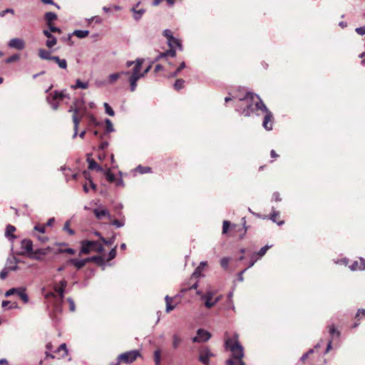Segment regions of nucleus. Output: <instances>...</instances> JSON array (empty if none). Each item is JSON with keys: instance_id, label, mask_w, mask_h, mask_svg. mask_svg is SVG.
Returning a JSON list of instances; mask_svg holds the SVG:
<instances>
[{"instance_id": "obj_55", "label": "nucleus", "mask_w": 365, "mask_h": 365, "mask_svg": "<svg viewBox=\"0 0 365 365\" xmlns=\"http://www.w3.org/2000/svg\"><path fill=\"white\" fill-rule=\"evenodd\" d=\"M362 317H365V309H359L358 312L356 313V316H355V318L359 321L360 319Z\"/></svg>"}, {"instance_id": "obj_56", "label": "nucleus", "mask_w": 365, "mask_h": 365, "mask_svg": "<svg viewBox=\"0 0 365 365\" xmlns=\"http://www.w3.org/2000/svg\"><path fill=\"white\" fill-rule=\"evenodd\" d=\"M314 352L313 349H309L307 353L303 354V356L301 357V361L302 363H305L306 360L308 359L309 354H312Z\"/></svg>"}, {"instance_id": "obj_57", "label": "nucleus", "mask_w": 365, "mask_h": 365, "mask_svg": "<svg viewBox=\"0 0 365 365\" xmlns=\"http://www.w3.org/2000/svg\"><path fill=\"white\" fill-rule=\"evenodd\" d=\"M108 145V143L107 141H103L98 145V150L103 151Z\"/></svg>"}, {"instance_id": "obj_33", "label": "nucleus", "mask_w": 365, "mask_h": 365, "mask_svg": "<svg viewBox=\"0 0 365 365\" xmlns=\"http://www.w3.org/2000/svg\"><path fill=\"white\" fill-rule=\"evenodd\" d=\"M182 341V340L181 337L178 334H175L173 336V342H172L173 349H176L180 345Z\"/></svg>"}, {"instance_id": "obj_47", "label": "nucleus", "mask_w": 365, "mask_h": 365, "mask_svg": "<svg viewBox=\"0 0 365 365\" xmlns=\"http://www.w3.org/2000/svg\"><path fill=\"white\" fill-rule=\"evenodd\" d=\"M104 107H105V109H106V113H108L109 115L110 116H113L115 115V113H114V110H113V108L108 105V103H104Z\"/></svg>"}, {"instance_id": "obj_18", "label": "nucleus", "mask_w": 365, "mask_h": 365, "mask_svg": "<svg viewBox=\"0 0 365 365\" xmlns=\"http://www.w3.org/2000/svg\"><path fill=\"white\" fill-rule=\"evenodd\" d=\"M349 269L352 271L356 270H364L365 269V259L363 258H359V259L353 262L349 266Z\"/></svg>"}, {"instance_id": "obj_48", "label": "nucleus", "mask_w": 365, "mask_h": 365, "mask_svg": "<svg viewBox=\"0 0 365 365\" xmlns=\"http://www.w3.org/2000/svg\"><path fill=\"white\" fill-rule=\"evenodd\" d=\"M231 225L229 221L225 220L223 222L222 225V234H226L228 232L229 228L230 227Z\"/></svg>"}, {"instance_id": "obj_14", "label": "nucleus", "mask_w": 365, "mask_h": 365, "mask_svg": "<svg viewBox=\"0 0 365 365\" xmlns=\"http://www.w3.org/2000/svg\"><path fill=\"white\" fill-rule=\"evenodd\" d=\"M93 214L98 220H101L103 217H107L111 220L112 217L110 212L106 208H95L93 210Z\"/></svg>"}, {"instance_id": "obj_7", "label": "nucleus", "mask_w": 365, "mask_h": 365, "mask_svg": "<svg viewBox=\"0 0 365 365\" xmlns=\"http://www.w3.org/2000/svg\"><path fill=\"white\" fill-rule=\"evenodd\" d=\"M140 356H141V354L139 350H132L118 355L117 361L118 363L131 364Z\"/></svg>"}, {"instance_id": "obj_41", "label": "nucleus", "mask_w": 365, "mask_h": 365, "mask_svg": "<svg viewBox=\"0 0 365 365\" xmlns=\"http://www.w3.org/2000/svg\"><path fill=\"white\" fill-rule=\"evenodd\" d=\"M106 133H109L114 131L113 125L110 120L106 119Z\"/></svg>"}, {"instance_id": "obj_45", "label": "nucleus", "mask_w": 365, "mask_h": 365, "mask_svg": "<svg viewBox=\"0 0 365 365\" xmlns=\"http://www.w3.org/2000/svg\"><path fill=\"white\" fill-rule=\"evenodd\" d=\"M19 58H20V56L19 54H14V55L9 56L6 60V62L8 63H13V62L17 61L18 60H19Z\"/></svg>"}, {"instance_id": "obj_52", "label": "nucleus", "mask_w": 365, "mask_h": 365, "mask_svg": "<svg viewBox=\"0 0 365 365\" xmlns=\"http://www.w3.org/2000/svg\"><path fill=\"white\" fill-rule=\"evenodd\" d=\"M48 26V29H49V31L50 32H53V33H61V31L59 28L58 27H56L53 25V24H47Z\"/></svg>"}, {"instance_id": "obj_37", "label": "nucleus", "mask_w": 365, "mask_h": 365, "mask_svg": "<svg viewBox=\"0 0 365 365\" xmlns=\"http://www.w3.org/2000/svg\"><path fill=\"white\" fill-rule=\"evenodd\" d=\"M96 235L100 237V240L106 245H112L114 243L115 237H112L109 239H106L100 235V233L96 232Z\"/></svg>"}, {"instance_id": "obj_15", "label": "nucleus", "mask_w": 365, "mask_h": 365, "mask_svg": "<svg viewBox=\"0 0 365 365\" xmlns=\"http://www.w3.org/2000/svg\"><path fill=\"white\" fill-rule=\"evenodd\" d=\"M8 46L10 48L21 51L25 48L26 44H25V41L23 39L19 38H11L9 41Z\"/></svg>"}, {"instance_id": "obj_25", "label": "nucleus", "mask_w": 365, "mask_h": 365, "mask_svg": "<svg viewBox=\"0 0 365 365\" xmlns=\"http://www.w3.org/2000/svg\"><path fill=\"white\" fill-rule=\"evenodd\" d=\"M130 72H120L112 73L108 76V83L110 84H113L122 75H129Z\"/></svg>"}, {"instance_id": "obj_51", "label": "nucleus", "mask_w": 365, "mask_h": 365, "mask_svg": "<svg viewBox=\"0 0 365 365\" xmlns=\"http://www.w3.org/2000/svg\"><path fill=\"white\" fill-rule=\"evenodd\" d=\"M116 256V247L113 248L109 254H108V258L106 259V261H110L113 259H114Z\"/></svg>"}, {"instance_id": "obj_64", "label": "nucleus", "mask_w": 365, "mask_h": 365, "mask_svg": "<svg viewBox=\"0 0 365 365\" xmlns=\"http://www.w3.org/2000/svg\"><path fill=\"white\" fill-rule=\"evenodd\" d=\"M272 200H274L275 202H279L281 201V197H280V195L279 192H274L273 195H272Z\"/></svg>"}, {"instance_id": "obj_62", "label": "nucleus", "mask_w": 365, "mask_h": 365, "mask_svg": "<svg viewBox=\"0 0 365 365\" xmlns=\"http://www.w3.org/2000/svg\"><path fill=\"white\" fill-rule=\"evenodd\" d=\"M8 274H9V272L6 269H4L1 272H0V279H5L7 276H8Z\"/></svg>"}, {"instance_id": "obj_35", "label": "nucleus", "mask_w": 365, "mask_h": 365, "mask_svg": "<svg viewBox=\"0 0 365 365\" xmlns=\"http://www.w3.org/2000/svg\"><path fill=\"white\" fill-rule=\"evenodd\" d=\"M269 248L270 246L265 245L264 247H262L259 252H254L252 255H255V257H258L259 259L260 257H263L266 254V252Z\"/></svg>"}, {"instance_id": "obj_6", "label": "nucleus", "mask_w": 365, "mask_h": 365, "mask_svg": "<svg viewBox=\"0 0 365 365\" xmlns=\"http://www.w3.org/2000/svg\"><path fill=\"white\" fill-rule=\"evenodd\" d=\"M170 49L160 53L158 59L163 57L171 56L174 57L176 55L175 48H178L180 50H182V46L180 41L175 37L172 38L170 40L168 41Z\"/></svg>"}, {"instance_id": "obj_26", "label": "nucleus", "mask_w": 365, "mask_h": 365, "mask_svg": "<svg viewBox=\"0 0 365 365\" xmlns=\"http://www.w3.org/2000/svg\"><path fill=\"white\" fill-rule=\"evenodd\" d=\"M87 161L88 163L89 170H96L97 171L100 172L103 171V169L100 165H98L93 159L88 158Z\"/></svg>"}, {"instance_id": "obj_5", "label": "nucleus", "mask_w": 365, "mask_h": 365, "mask_svg": "<svg viewBox=\"0 0 365 365\" xmlns=\"http://www.w3.org/2000/svg\"><path fill=\"white\" fill-rule=\"evenodd\" d=\"M91 250L102 253L104 251V248L103 245L98 241L83 240L81 242L80 255H88Z\"/></svg>"}, {"instance_id": "obj_12", "label": "nucleus", "mask_w": 365, "mask_h": 365, "mask_svg": "<svg viewBox=\"0 0 365 365\" xmlns=\"http://www.w3.org/2000/svg\"><path fill=\"white\" fill-rule=\"evenodd\" d=\"M214 354L207 347H202L200 350L199 360L205 365H209V359Z\"/></svg>"}, {"instance_id": "obj_20", "label": "nucleus", "mask_w": 365, "mask_h": 365, "mask_svg": "<svg viewBox=\"0 0 365 365\" xmlns=\"http://www.w3.org/2000/svg\"><path fill=\"white\" fill-rule=\"evenodd\" d=\"M43 34L48 38V40L46 42V46L49 48L53 47L57 43L56 37L53 36L48 30H43Z\"/></svg>"}, {"instance_id": "obj_60", "label": "nucleus", "mask_w": 365, "mask_h": 365, "mask_svg": "<svg viewBox=\"0 0 365 365\" xmlns=\"http://www.w3.org/2000/svg\"><path fill=\"white\" fill-rule=\"evenodd\" d=\"M88 118H89V121L91 124H93L95 125H98V123L93 115H92V114L89 115Z\"/></svg>"}, {"instance_id": "obj_24", "label": "nucleus", "mask_w": 365, "mask_h": 365, "mask_svg": "<svg viewBox=\"0 0 365 365\" xmlns=\"http://www.w3.org/2000/svg\"><path fill=\"white\" fill-rule=\"evenodd\" d=\"M207 266V262H200V265L195 269V272H193L192 275V278H198L202 276V272L204 269V268Z\"/></svg>"}, {"instance_id": "obj_53", "label": "nucleus", "mask_w": 365, "mask_h": 365, "mask_svg": "<svg viewBox=\"0 0 365 365\" xmlns=\"http://www.w3.org/2000/svg\"><path fill=\"white\" fill-rule=\"evenodd\" d=\"M329 332L331 336L336 334L338 336L339 335V332L336 329L334 325L329 326Z\"/></svg>"}, {"instance_id": "obj_34", "label": "nucleus", "mask_w": 365, "mask_h": 365, "mask_svg": "<svg viewBox=\"0 0 365 365\" xmlns=\"http://www.w3.org/2000/svg\"><path fill=\"white\" fill-rule=\"evenodd\" d=\"M73 89L82 88L87 89L88 88V82H82L80 79L76 81V84L72 86Z\"/></svg>"}, {"instance_id": "obj_19", "label": "nucleus", "mask_w": 365, "mask_h": 365, "mask_svg": "<svg viewBox=\"0 0 365 365\" xmlns=\"http://www.w3.org/2000/svg\"><path fill=\"white\" fill-rule=\"evenodd\" d=\"M86 263H88V261H86V258L79 260L76 258L69 259L66 262V264H73L77 269H81L83 268Z\"/></svg>"}, {"instance_id": "obj_61", "label": "nucleus", "mask_w": 365, "mask_h": 365, "mask_svg": "<svg viewBox=\"0 0 365 365\" xmlns=\"http://www.w3.org/2000/svg\"><path fill=\"white\" fill-rule=\"evenodd\" d=\"M356 32L361 36L365 35V26L355 29Z\"/></svg>"}, {"instance_id": "obj_43", "label": "nucleus", "mask_w": 365, "mask_h": 365, "mask_svg": "<svg viewBox=\"0 0 365 365\" xmlns=\"http://www.w3.org/2000/svg\"><path fill=\"white\" fill-rule=\"evenodd\" d=\"M55 253L56 254H57V253H66V254H69V255H74L76 253V251H75V250H73L72 248H66V249H64V250L59 249Z\"/></svg>"}, {"instance_id": "obj_63", "label": "nucleus", "mask_w": 365, "mask_h": 365, "mask_svg": "<svg viewBox=\"0 0 365 365\" xmlns=\"http://www.w3.org/2000/svg\"><path fill=\"white\" fill-rule=\"evenodd\" d=\"M37 239L38 241H40L41 243H45L48 241V238L44 235H36Z\"/></svg>"}, {"instance_id": "obj_10", "label": "nucleus", "mask_w": 365, "mask_h": 365, "mask_svg": "<svg viewBox=\"0 0 365 365\" xmlns=\"http://www.w3.org/2000/svg\"><path fill=\"white\" fill-rule=\"evenodd\" d=\"M53 249L50 247H47L46 248H40L36 250H34L31 254L30 258L36 259L38 261H43L45 259L46 255L50 253Z\"/></svg>"}, {"instance_id": "obj_59", "label": "nucleus", "mask_w": 365, "mask_h": 365, "mask_svg": "<svg viewBox=\"0 0 365 365\" xmlns=\"http://www.w3.org/2000/svg\"><path fill=\"white\" fill-rule=\"evenodd\" d=\"M68 304H69V308L71 312L75 311V304L73 300L71 298H68L67 299Z\"/></svg>"}, {"instance_id": "obj_40", "label": "nucleus", "mask_w": 365, "mask_h": 365, "mask_svg": "<svg viewBox=\"0 0 365 365\" xmlns=\"http://www.w3.org/2000/svg\"><path fill=\"white\" fill-rule=\"evenodd\" d=\"M88 34H89L88 31H83V30H76L73 32V34L76 36L81 38L86 37L88 35Z\"/></svg>"}, {"instance_id": "obj_21", "label": "nucleus", "mask_w": 365, "mask_h": 365, "mask_svg": "<svg viewBox=\"0 0 365 365\" xmlns=\"http://www.w3.org/2000/svg\"><path fill=\"white\" fill-rule=\"evenodd\" d=\"M140 3H138L135 6L131 8L130 11L133 13V18L135 20H139L143 14L145 13V9H138V7L139 6Z\"/></svg>"}, {"instance_id": "obj_58", "label": "nucleus", "mask_w": 365, "mask_h": 365, "mask_svg": "<svg viewBox=\"0 0 365 365\" xmlns=\"http://www.w3.org/2000/svg\"><path fill=\"white\" fill-rule=\"evenodd\" d=\"M111 224L116 226L117 227H123L124 223L118 220H113L111 222Z\"/></svg>"}, {"instance_id": "obj_11", "label": "nucleus", "mask_w": 365, "mask_h": 365, "mask_svg": "<svg viewBox=\"0 0 365 365\" xmlns=\"http://www.w3.org/2000/svg\"><path fill=\"white\" fill-rule=\"evenodd\" d=\"M63 98L64 94L62 92H58L56 91L53 93H51V96L47 98V101L53 110H57L59 106L57 101H61Z\"/></svg>"}, {"instance_id": "obj_42", "label": "nucleus", "mask_w": 365, "mask_h": 365, "mask_svg": "<svg viewBox=\"0 0 365 365\" xmlns=\"http://www.w3.org/2000/svg\"><path fill=\"white\" fill-rule=\"evenodd\" d=\"M185 81L182 78L177 79L174 83V88L176 91H179L180 89L184 87Z\"/></svg>"}, {"instance_id": "obj_29", "label": "nucleus", "mask_w": 365, "mask_h": 365, "mask_svg": "<svg viewBox=\"0 0 365 365\" xmlns=\"http://www.w3.org/2000/svg\"><path fill=\"white\" fill-rule=\"evenodd\" d=\"M47 24H52V21L57 19V15L53 12H47L44 16Z\"/></svg>"}, {"instance_id": "obj_36", "label": "nucleus", "mask_w": 365, "mask_h": 365, "mask_svg": "<svg viewBox=\"0 0 365 365\" xmlns=\"http://www.w3.org/2000/svg\"><path fill=\"white\" fill-rule=\"evenodd\" d=\"M153 359L155 361V365H161L160 360H161V350L160 349H156L154 352L153 355Z\"/></svg>"}, {"instance_id": "obj_2", "label": "nucleus", "mask_w": 365, "mask_h": 365, "mask_svg": "<svg viewBox=\"0 0 365 365\" xmlns=\"http://www.w3.org/2000/svg\"><path fill=\"white\" fill-rule=\"evenodd\" d=\"M226 349H230L232 356L226 361L225 365H245L242 359L244 351L242 346L238 341V335L235 334L232 338H227L225 340Z\"/></svg>"}, {"instance_id": "obj_22", "label": "nucleus", "mask_w": 365, "mask_h": 365, "mask_svg": "<svg viewBox=\"0 0 365 365\" xmlns=\"http://www.w3.org/2000/svg\"><path fill=\"white\" fill-rule=\"evenodd\" d=\"M38 55L40 58L43 60L51 61L53 58V56H51V52L44 48H40L38 50Z\"/></svg>"}, {"instance_id": "obj_16", "label": "nucleus", "mask_w": 365, "mask_h": 365, "mask_svg": "<svg viewBox=\"0 0 365 365\" xmlns=\"http://www.w3.org/2000/svg\"><path fill=\"white\" fill-rule=\"evenodd\" d=\"M213 294L212 292H208L202 296V299H205V306L207 309H210L214 307L217 302L219 301L218 298H216L214 301H212Z\"/></svg>"}, {"instance_id": "obj_13", "label": "nucleus", "mask_w": 365, "mask_h": 365, "mask_svg": "<svg viewBox=\"0 0 365 365\" xmlns=\"http://www.w3.org/2000/svg\"><path fill=\"white\" fill-rule=\"evenodd\" d=\"M211 338V334L203 329H199L197 331V336L192 339L193 342H204Z\"/></svg>"}, {"instance_id": "obj_23", "label": "nucleus", "mask_w": 365, "mask_h": 365, "mask_svg": "<svg viewBox=\"0 0 365 365\" xmlns=\"http://www.w3.org/2000/svg\"><path fill=\"white\" fill-rule=\"evenodd\" d=\"M86 261H88V262H95L99 266H103L106 262L105 259L101 256H93L88 257L86 258Z\"/></svg>"}, {"instance_id": "obj_9", "label": "nucleus", "mask_w": 365, "mask_h": 365, "mask_svg": "<svg viewBox=\"0 0 365 365\" xmlns=\"http://www.w3.org/2000/svg\"><path fill=\"white\" fill-rule=\"evenodd\" d=\"M14 294H16L24 304L29 302V296L26 292L25 288H11L5 293L6 297H9Z\"/></svg>"}, {"instance_id": "obj_27", "label": "nucleus", "mask_w": 365, "mask_h": 365, "mask_svg": "<svg viewBox=\"0 0 365 365\" xmlns=\"http://www.w3.org/2000/svg\"><path fill=\"white\" fill-rule=\"evenodd\" d=\"M270 219L276 222L277 225H281L284 224V220L281 219L280 215L279 212L274 211L271 215Z\"/></svg>"}, {"instance_id": "obj_38", "label": "nucleus", "mask_w": 365, "mask_h": 365, "mask_svg": "<svg viewBox=\"0 0 365 365\" xmlns=\"http://www.w3.org/2000/svg\"><path fill=\"white\" fill-rule=\"evenodd\" d=\"M105 176H106V180L109 182H114L115 181V179L116 178L115 177V175L110 172V170H108L105 172Z\"/></svg>"}, {"instance_id": "obj_39", "label": "nucleus", "mask_w": 365, "mask_h": 365, "mask_svg": "<svg viewBox=\"0 0 365 365\" xmlns=\"http://www.w3.org/2000/svg\"><path fill=\"white\" fill-rule=\"evenodd\" d=\"M230 262V257H222L221 259H220V266L224 269H227L228 268V266H229V263Z\"/></svg>"}, {"instance_id": "obj_44", "label": "nucleus", "mask_w": 365, "mask_h": 365, "mask_svg": "<svg viewBox=\"0 0 365 365\" xmlns=\"http://www.w3.org/2000/svg\"><path fill=\"white\" fill-rule=\"evenodd\" d=\"M185 67V62H182L180 66L177 68L175 71L171 74L172 77H176L178 74Z\"/></svg>"}, {"instance_id": "obj_4", "label": "nucleus", "mask_w": 365, "mask_h": 365, "mask_svg": "<svg viewBox=\"0 0 365 365\" xmlns=\"http://www.w3.org/2000/svg\"><path fill=\"white\" fill-rule=\"evenodd\" d=\"M144 60L142 58H138L135 61V65L133 68V72L129 77V82L130 85V91H134L137 86V81L144 76L143 73H140L142 65Z\"/></svg>"}, {"instance_id": "obj_54", "label": "nucleus", "mask_w": 365, "mask_h": 365, "mask_svg": "<svg viewBox=\"0 0 365 365\" xmlns=\"http://www.w3.org/2000/svg\"><path fill=\"white\" fill-rule=\"evenodd\" d=\"M163 35L166 38L168 39V41L170 40L172 38H173V32L169 29H165L163 31Z\"/></svg>"}, {"instance_id": "obj_46", "label": "nucleus", "mask_w": 365, "mask_h": 365, "mask_svg": "<svg viewBox=\"0 0 365 365\" xmlns=\"http://www.w3.org/2000/svg\"><path fill=\"white\" fill-rule=\"evenodd\" d=\"M45 230H46V225L38 224L34 227V231H37L41 234H43L45 232Z\"/></svg>"}, {"instance_id": "obj_8", "label": "nucleus", "mask_w": 365, "mask_h": 365, "mask_svg": "<svg viewBox=\"0 0 365 365\" xmlns=\"http://www.w3.org/2000/svg\"><path fill=\"white\" fill-rule=\"evenodd\" d=\"M264 113V116L262 121V126L267 130H271L273 128L274 116L272 113L265 106L264 108L260 110Z\"/></svg>"}, {"instance_id": "obj_49", "label": "nucleus", "mask_w": 365, "mask_h": 365, "mask_svg": "<svg viewBox=\"0 0 365 365\" xmlns=\"http://www.w3.org/2000/svg\"><path fill=\"white\" fill-rule=\"evenodd\" d=\"M63 230L67 231L70 235H73L75 233L74 230L70 228V222L68 221L64 224Z\"/></svg>"}, {"instance_id": "obj_1", "label": "nucleus", "mask_w": 365, "mask_h": 365, "mask_svg": "<svg viewBox=\"0 0 365 365\" xmlns=\"http://www.w3.org/2000/svg\"><path fill=\"white\" fill-rule=\"evenodd\" d=\"M235 107L239 113L249 117L251 114L257 113L262 108H264L265 104L257 94L247 92L242 98L237 101Z\"/></svg>"}, {"instance_id": "obj_3", "label": "nucleus", "mask_w": 365, "mask_h": 365, "mask_svg": "<svg viewBox=\"0 0 365 365\" xmlns=\"http://www.w3.org/2000/svg\"><path fill=\"white\" fill-rule=\"evenodd\" d=\"M85 110H86V108H85L83 103L78 100H76L70 106L68 111L73 112L72 120L73 122V130H74L73 138H75L78 134L79 123L81 120V118L84 114Z\"/></svg>"}, {"instance_id": "obj_30", "label": "nucleus", "mask_w": 365, "mask_h": 365, "mask_svg": "<svg viewBox=\"0 0 365 365\" xmlns=\"http://www.w3.org/2000/svg\"><path fill=\"white\" fill-rule=\"evenodd\" d=\"M55 353L58 354L61 357H64L68 354V350L66 344H62L59 346Z\"/></svg>"}, {"instance_id": "obj_50", "label": "nucleus", "mask_w": 365, "mask_h": 365, "mask_svg": "<svg viewBox=\"0 0 365 365\" xmlns=\"http://www.w3.org/2000/svg\"><path fill=\"white\" fill-rule=\"evenodd\" d=\"M54 290L58 293L59 294V297L61 299H63V297H64V291H65V289H63L62 287H59V286H56L54 287Z\"/></svg>"}, {"instance_id": "obj_17", "label": "nucleus", "mask_w": 365, "mask_h": 365, "mask_svg": "<svg viewBox=\"0 0 365 365\" xmlns=\"http://www.w3.org/2000/svg\"><path fill=\"white\" fill-rule=\"evenodd\" d=\"M21 248L24 250V254H27L30 257L34 252L33 242L29 239H24L21 241Z\"/></svg>"}, {"instance_id": "obj_31", "label": "nucleus", "mask_w": 365, "mask_h": 365, "mask_svg": "<svg viewBox=\"0 0 365 365\" xmlns=\"http://www.w3.org/2000/svg\"><path fill=\"white\" fill-rule=\"evenodd\" d=\"M165 302H166V312L168 313H169L170 312L173 311L175 307V305L173 304L172 302H173V299L168 297V296H166L165 298Z\"/></svg>"}, {"instance_id": "obj_32", "label": "nucleus", "mask_w": 365, "mask_h": 365, "mask_svg": "<svg viewBox=\"0 0 365 365\" xmlns=\"http://www.w3.org/2000/svg\"><path fill=\"white\" fill-rule=\"evenodd\" d=\"M16 231V227L11 225H8L6 228L5 235L8 237L16 238L14 232Z\"/></svg>"}, {"instance_id": "obj_28", "label": "nucleus", "mask_w": 365, "mask_h": 365, "mask_svg": "<svg viewBox=\"0 0 365 365\" xmlns=\"http://www.w3.org/2000/svg\"><path fill=\"white\" fill-rule=\"evenodd\" d=\"M51 61L57 63L61 68L66 69L67 68V62L65 59H61L58 56H53Z\"/></svg>"}]
</instances>
